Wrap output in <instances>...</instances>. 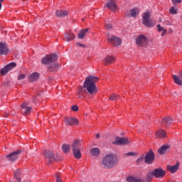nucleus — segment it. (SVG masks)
I'll list each match as a JSON object with an SVG mask.
<instances>
[{
  "mask_svg": "<svg viewBox=\"0 0 182 182\" xmlns=\"http://www.w3.org/2000/svg\"><path fill=\"white\" fill-rule=\"evenodd\" d=\"M99 81L97 77L95 75H89L86 77L83 86L90 95H96L97 93V87H96V82Z\"/></svg>",
  "mask_w": 182,
  "mask_h": 182,
  "instance_id": "obj_1",
  "label": "nucleus"
},
{
  "mask_svg": "<svg viewBox=\"0 0 182 182\" xmlns=\"http://www.w3.org/2000/svg\"><path fill=\"white\" fill-rule=\"evenodd\" d=\"M117 164V159L112 154H107L104 156L102 161V165L105 168H113Z\"/></svg>",
  "mask_w": 182,
  "mask_h": 182,
  "instance_id": "obj_2",
  "label": "nucleus"
},
{
  "mask_svg": "<svg viewBox=\"0 0 182 182\" xmlns=\"http://www.w3.org/2000/svg\"><path fill=\"white\" fill-rule=\"evenodd\" d=\"M81 146L82 143H80L79 140H75L74 143H73V152L75 159H81L82 157V154H80Z\"/></svg>",
  "mask_w": 182,
  "mask_h": 182,
  "instance_id": "obj_3",
  "label": "nucleus"
},
{
  "mask_svg": "<svg viewBox=\"0 0 182 182\" xmlns=\"http://www.w3.org/2000/svg\"><path fill=\"white\" fill-rule=\"evenodd\" d=\"M150 15H151V13L146 11L144 13L142 16V23L144 26H146V28H153V26H154V23L150 19Z\"/></svg>",
  "mask_w": 182,
  "mask_h": 182,
  "instance_id": "obj_4",
  "label": "nucleus"
},
{
  "mask_svg": "<svg viewBox=\"0 0 182 182\" xmlns=\"http://www.w3.org/2000/svg\"><path fill=\"white\" fill-rule=\"evenodd\" d=\"M55 60H58V55L53 53L50 55H46L42 59L41 62L43 65H49V63H52V62H55Z\"/></svg>",
  "mask_w": 182,
  "mask_h": 182,
  "instance_id": "obj_5",
  "label": "nucleus"
},
{
  "mask_svg": "<svg viewBox=\"0 0 182 182\" xmlns=\"http://www.w3.org/2000/svg\"><path fill=\"white\" fill-rule=\"evenodd\" d=\"M107 42L114 46H120L122 45V39L114 36H109Z\"/></svg>",
  "mask_w": 182,
  "mask_h": 182,
  "instance_id": "obj_6",
  "label": "nucleus"
},
{
  "mask_svg": "<svg viewBox=\"0 0 182 182\" xmlns=\"http://www.w3.org/2000/svg\"><path fill=\"white\" fill-rule=\"evenodd\" d=\"M112 144L117 146H124V144H129V139L126 137H119L117 136L115 140L112 141Z\"/></svg>",
  "mask_w": 182,
  "mask_h": 182,
  "instance_id": "obj_7",
  "label": "nucleus"
},
{
  "mask_svg": "<svg viewBox=\"0 0 182 182\" xmlns=\"http://www.w3.org/2000/svg\"><path fill=\"white\" fill-rule=\"evenodd\" d=\"M136 43L138 46H144L147 44V37L144 35H139L136 38Z\"/></svg>",
  "mask_w": 182,
  "mask_h": 182,
  "instance_id": "obj_8",
  "label": "nucleus"
},
{
  "mask_svg": "<svg viewBox=\"0 0 182 182\" xmlns=\"http://www.w3.org/2000/svg\"><path fill=\"white\" fill-rule=\"evenodd\" d=\"M16 66V63H15L14 62L8 64L4 68L1 69V70H0L1 75H6V73H8V72H9V70H12V69H14V68H15Z\"/></svg>",
  "mask_w": 182,
  "mask_h": 182,
  "instance_id": "obj_9",
  "label": "nucleus"
},
{
  "mask_svg": "<svg viewBox=\"0 0 182 182\" xmlns=\"http://www.w3.org/2000/svg\"><path fill=\"white\" fill-rule=\"evenodd\" d=\"M153 172L156 178H163L166 176V171L161 168H155Z\"/></svg>",
  "mask_w": 182,
  "mask_h": 182,
  "instance_id": "obj_10",
  "label": "nucleus"
},
{
  "mask_svg": "<svg viewBox=\"0 0 182 182\" xmlns=\"http://www.w3.org/2000/svg\"><path fill=\"white\" fill-rule=\"evenodd\" d=\"M106 6L108 8V9H110L112 12H116V11H117V4H116V0H107Z\"/></svg>",
  "mask_w": 182,
  "mask_h": 182,
  "instance_id": "obj_11",
  "label": "nucleus"
},
{
  "mask_svg": "<svg viewBox=\"0 0 182 182\" xmlns=\"http://www.w3.org/2000/svg\"><path fill=\"white\" fill-rule=\"evenodd\" d=\"M65 124L68 126H75V124H79V120L75 117H65L64 119Z\"/></svg>",
  "mask_w": 182,
  "mask_h": 182,
  "instance_id": "obj_12",
  "label": "nucleus"
},
{
  "mask_svg": "<svg viewBox=\"0 0 182 182\" xmlns=\"http://www.w3.org/2000/svg\"><path fill=\"white\" fill-rule=\"evenodd\" d=\"M178 168H180V163L178 162H177L173 166L168 165L166 166V170L168 171H170L171 174H174V173H176L178 170Z\"/></svg>",
  "mask_w": 182,
  "mask_h": 182,
  "instance_id": "obj_13",
  "label": "nucleus"
},
{
  "mask_svg": "<svg viewBox=\"0 0 182 182\" xmlns=\"http://www.w3.org/2000/svg\"><path fill=\"white\" fill-rule=\"evenodd\" d=\"M19 154H21V151H14L9 155H7L6 159H8L9 161H15V160H18Z\"/></svg>",
  "mask_w": 182,
  "mask_h": 182,
  "instance_id": "obj_14",
  "label": "nucleus"
},
{
  "mask_svg": "<svg viewBox=\"0 0 182 182\" xmlns=\"http://www.w3.org/2000/svg\"><path fill=\"white\" fill-rule=\"evenodd\" d=\"M9 52L8 45L5 43H0V55H6Z\"/></svg>",
  "mask_w": 182,
  "mask_h": 182,
  "instance_id": "obj_15",
  "label": "nucleus"
},
{
  "mask_svg": "<svg viewBox=\"0 0 182 182\" xmlns=\"http://www.w3.org/2000/svg\"><path fill=\"white\" fill-rule=\"evenodd\" d=\"M32 111V107L28 106V103L24 102L21 105V112L24 114H28Z\"/></svg>",
  "mask_w": 182,
  "mask_h": 182,
  "instance_id": "obj_16",
  "label": "nucleus"
},
{
  "mask_svg": "<svg viewBox=\"0 0 182 182\" xmlns=\"http://www.w3.org/2000/svg\"><path fill=\"white\" fill-rule=\"evenodd\" d=\"M154 161V153L149 152L145 156V163L147 164H151Z\"/></svg>",
  "mask_w": 182,
  "mask_h": 182,
  "instance_id": "obj_17",
  "label": "nucleus"
},
{
  "mask_svg": "<svg viewBox=\"0 0 182 182\" xmlns=\"http://www.w3.org/2000/svg\"><path fill=\"white\" fill-rule=\"evenodd\" d=\"M174 82L179 86H182V73H181L178 75H173Z\"/></svg>",
  "mask_w": 182,
  "mask_h": 182,
  "instance_id": "obj_18",
  "label": "nucleus"
},
{
  "mask_svg": "<svg viewBox=\"0 0 182 182\" xmlns=\"http://www.w3.org/2000/svg\"><path fill=\"white\" fill-rule=\"evenodd\" d=\"M102 60L105 65H110V63H113V62H114V57L107 55Z\"/></svg>",
  "mask_w": 182,
  "mask_h": 182,
  "instance_id": "obj_19",
  "label": "nucleus"
},
{
  "mask_svg": "<svg viewBox=\"0 0 182 182\" xmlns=\"http://www.w3.org/2000/svg\"><path fill=\"white\" fill-rule=\"evenodd\" d=\"M87 33H89V28H84L81 30L78 33L79 39H83Z\"/></svg>",
  "mask_w": 182,
  "mask_h": 182,
  "instance_id": "obj_20",
  "label": "nucleus"
},
{
  "mask_svg": "<svg viewBox=\"0 0 182 182\" xmlns=\"http://www.w3.org/2000/svg\"><path fill=\"white\" fill-rule=\"evenodd\" d=\"M169 149H170V146L164 145L158 150V153L159 154H165V153L166 151H168Z\"/></svg>",
  "mask_w": 182,
  "mask_h": 182,
  "instance_id": "obj_21",
  "label": "nucleus"
},
{
  "mask_svg": "<svg viewBox=\"0 0 182 182\" xmlns=\"http://www.w3.org/2000/svg\"><path fill=\"white\" fill-rule=\"evenodd\" d=\"M56 16L58 18H63L68 15V11L66 10H58L55 13Z\"/></svg>",
  "mask_w": 182,
  "mask_h": 182,
  "instance_id": "obj_22",
  "label": "nucleus"
},
{
  "mask_svg": "<svg viewBox=\"0 0 182 182\" xmlns=\"http://www.w3.org/2000/svg\"><path fill=\"white\" fill-rule=\"evenodd\" d=\"M156 136L161 139V138L167 137V134L166 133V131L163 129H159L156 132Z\"/></svg>",
  "mask_w": 182,
  "mask_h": 182,
  "instance_id": "obj_23",
  "label": "nucleus"
},
{
  "mask_svg": "<svg viewBox=\"0 0 182 182\" xmlns=\"http://www.w3.org/2000/svg\"><path fill=\"white\" fill-rule=\"evenodd\" d=\"M31 82H35L39 79V73H33L28 77Z\"/></svg>",
  "mask_w": 182,
  "mask_h": 182,
  "instance_id": "obj_24",
  "label": "nucleus"
},
{
  "mask_svg": "<svg viewBox=\"0 0 182 182\" xmlns=\"http://www.w3.org/2000/svg\"><path fill=\"white\" fill-rule=\"evenodd\" d=\"M127 181L128 182H141V179L140 178L136 177V176H128L127 178Z\"/></svg>",
  "mask_w": 182,
  "mask_h": 182,
  "instance_id": "obj_25",
  "label": "nucleus"
},
{
  "mask_svg": "<svg viewBox=\"0 0 182 182\" xmlns=\"http://www.w3.org/2000/svg\"><path fill=\"white\" fill-rule=\"evenodd\" d=\"M129 12L131 16H132L133 18H136L140 13V10H139V9H132L130 10Z\"/></svg>",
  "mask_w": 182,
  "mask_h": 182,
  "instance_id": "obj_26",
  "label": "nucleus"
},
{
  "mask_svg": "<svg viewBox=\"0 0 182 182\" xmlns=\"http://www.w3.org/2000/svg\"><path fill=\"white\" fill-rule=\"evenodd\" d=\"M90 153L92 156L97 157V156H99V154H100V150L99 149V148L95 147L90 150Z\"/></svg>",
  "mask_w": 182,
  "mask_h": 182,
  "instance_id": "obj_27",
  "label": "nucleus"
},
{
  "mask_svg": "<svg viewBox=\"0 0 182 182\" xmlns=\"http://www.w3.org/2000/svg\"><path fill=\"white\" fill-rule=\"evenodd\" d=\"M21 182V174L19 172H15L13 181H10V182Z\"/></svg>",
  "mask_w": 182,
  "mask_h": 182,
  "instance_id": "obj_28",
  "label": "nucleus"
},
{
  "mask_svg": "<svg viewBox=\"0 0 182 182\" xmlns=\"http://www.w3.org/2000/svg\"><path fill=\"white\" fill-rule=\"evenodd\" d=\"M44 156L46 157V159H53V152L52 151H46L44 153Z\"/></svg>",
  "mask_w": 182,
  "mask_h": 182,
  "instance_id": "obj_29",
  "label": "nucleus"
},
{
  "mask_svg": "<svg viewBox=\"0 0 182 182\" xmlns=\"http://www.w3.org/2000/svg\"><path fill=\"white\" fill-rule=\"evenodd\" d=\"M75 38H76V36H75V34H73V33H68V34L65 35V39H66L67 42L73 41V39H75Z\"/></svg>",
  "mask_w": 182,
  "mask_h": 182,
  "instance_id": "obj_30",
  "label": "nucleus"
},
{
  "mask_svg": "<svg viewBox=\"0 0 182 182\" xmlns=\"http://www.w3.org/2000/svg\"><path fill=\"white\" fill-rule=\"evenodd\" d=\"M157 28H158V32H162L161 36H164L166 35V33H167V30L164 29V28H163L161 26H160V24H159L157 26Z\"/></svg>",
  "mask_w": 182,
  "mask_h": 182,
  "instance_id": "obj_31",
  "label": "nucleus"
},
{
  "mask_svg": "<svg viewBox=\"0 0 182 182\" xmlns=\"http://www.w3.org/2000/svg\"><path fill=\"white\" fill-rule=\"evenodd\" d=\"M172 120L171 117H165L162 119L161 124H170Z\"/></svg>",
  "mask_w": 182,
  "mask_h": 182,
  "instance_id": "obj_32",
  "label": "nucleus"
},
{
  "mask_svg": "<svg viewBox=\"0 0 182 182\" xmlns=\"http://www.w3.org/2000/svg\"><path fill=\"white\" fill-rule=\"evenodd\" d=\"M153 177H154V172L152 171L151 172H149V173H147V175H146V180L148 181H150L153 180Z\"/></svg>",
  "mask_w": 182,
  "mask_h": 182,
  "instance_id": "obj_33",
  "label": "nucleus"
},
{
  "mask_svg": "<svg viewBox=\"0 0 182 182\" xmlns=\"http://www.w3.org/2000/svg\"><path fill=\"white\" fill-rule=\"evenodd\" d=\"M62 150L64 153H68L69 150H70V146L69 145L65 144L63 145L62 146Z\"/></svg>",
  "mask_w": 182,
  "mask_h": 182,
  "instance_id": "obj_34",
  "label": "nucleus"
},
{
  "mask_svg": "<svg viewBox=\"0 0 182 182\" xmlns=\"http://www.w3.org/2000/svg\"><path fill=\"white\" fill-rule=\"evenodd\" d=\"M109 100H117L119 99V95L116 94H112L109 97Z\"/></svg>",
  "mask_w": 182,
  "mask_h": 182,
  "instance_id": "obj_35",
  "label": "nucleus"
},
{
  "mask_svg": "<svg viewBox=\"0 0 182 182\" xmlns=\"http://www.w3.org/2000/svg\"><path fill=\"white\" fill-rule=\"evenodd\" d=\"M170 14H171V15H176L177 14V8L176 7H172L170 10H169Z\"/></svg>",
  "mask_w": 182,
  "mask_h": 182,
  "instance_id": "obj_36",
  "label": "nucleus"
},
{
  "mask_svg": "<svg viewBox=\"0 0 182 182\" xmlns=\"http://www.w3.org/2000/svg\"><path fill=\"white\" fill-rule=\"evenodd\" d=\"M71 110H73V112H77V110H79V107H77V105H73L71 107Z\"/></svg>",
  "mask_w": 182,
  "mask_h": 182,
  "instance_id": "obj_37",
  "label": "nucleus"
},
{
  "mask_svg": "<svg viewBox=\"0 0 182 182\" xmlns=\"http://www.w3.org/2000/svg\"><path fill=\"white\" fill-rule=\"evenodd\" d=\"M25 74H20L18 76V80H23V79H25Z\"/></svg>",
  "mask_w": 182,
  "mask_h": 182,
  "instance_id": "obj_38",
  "label": "nucleus"
},
{
  "mask_svg": "<svg viewBox=\"0 0 182 182\" xmlns=\"http://www.w3.org/2000/svg\"><path fill=\"white\" fill-rule=\"evenodd\" d=\"M125 156H137V154L135 152H128L125 154Z\"/></svg>",
  "mask_w": 182,
  "mask_h": 182,
  "instance_id": "obj_39",
  "label": "nucleus"
},
{
  "mask_svg": "<svg viewBox=\"0 0 182 182\" xmlns=\"http://www.w3.org/2000/svg\"><path fill=\"white\" fill-rule=\"evenodd\" d=\"M82 92H83V87H80L79 88V90H78V96H79V97H82V95H80Z\"/></svg>",
  "mask_w": 182,
  "mask_h": 182,
  "instance_id": "obj_40",
  "label": "nucleus"
},
{
  "mask_svg": "<svg viewBox=\"0 0 182 182\" xmlns=\"http://www.w3.org/2000/svg\"><path fill=\"white\" fill-rule=\"evenodd\" d=\"M173 5H176V4H181V0H171Z\"/></svg>",
  "mask_w": 182,
  "mask_h": 182,
  "instance_id": "obj_41",
  "label": "nucleus"
},
{
  "mask_svg": "<svg viewBox=\"0 0 182 182\" xmlns=\"http://www.w3.org/2000/svg\"><path fill=\"white\" fill-rule=\"evenodd\" d=\"M76 46H80V48H86V46H85V44L80 43H77Z\"/></svg>",
  "mask_w": 182,
  "mask_h": 182,
  "instance_id": "obj_42",
  "label": "nucleus"
},
{
  "mask_svg": "<svg viewBox=\"0 0 182 182\" xmlns=\"http://www.w3.org/2000/svg\"><path fill=\"white\" fill-rule=\"evenodd\" d=\"M55 178H56V182H62V178L61 177L56 175Z\"/></svg>",
  "mask_w": 182,
  "mask_h": 182,
  "instance_id": "obj_43",
  "label": "nucleus"
},
{
  "mask_svg": "<svg viewBox=\"0 0 182 182\" xmlns=\"http://www.w3.org/2000/svg\"><path fill=\"white\" fill-rule=\"evenodd\" d=\"M106 28L109 31V29H112V28H113V25L110 23L107 24Z\"/></svg>",
  "mask_w": 182,
  "mask_h": 182,
  "instance_id": "obj_44",
  "label": "nucleus"
},
{
  "mask_svg": "<svg viewBox=\"0 0 182 182\" xmlns=\"http://www.w3.org/2000/svg\"><path fill=\"white\" fill-rule=\"evenodd\" d=\"M4 2V0H0V11L2 8V3Z\"/></svg>",
  "mask_w": 182,
  "mask_h": 182,
  "instance_id": "obj_45",
  "label": "nucleus"
},
{
  "mask_svg": "<svg viewBox=\"0 0 182 182\" xmlns=\"http://www.w3.org/2000/svg\"><path fill=\"white\" fill-rule=\"evenodd\" d=\"M95 137H96V139H100V134H97L95 135Z\"/></svg>",
  "mask_w": 182,
  "mask_h": 182,
  "instance_id": "obj_46",
  "label": "nucleus"
},
{
  "mask_svg": "<svg viewBox=\"0 0 182 182\" xmlns=\"http://www.w3.org/2000/svg\"><path fill=\"white\" fill-rule=\"evenodd\" d=\"M55 69H58V68H59V64H55L53 65Z\"/></svg>",
  "mask_w": 182,
  "mask_h": 182,
  "instance_id": "obj_47",
  "label": "nucleus"
},
{
  "mask_svg": "<svg viewBox=\"0 0 182 182\" xmlns=\"http://www.w3.org/2000/svg\"><path fill=\"white\" fill-rule=\"evenodd\" d=\"M141 160H143V158H139L138 160H137V161L139 162V161H141Z\"/></svg>",
  "mask_w": 182,
  "mask_h": 182,
  "instance_id": "obj_48",
  "label": "nucleus"
},
{
  "mask_svg": "<svg viewBox=\"0 0 182 182\" xmlns=\"http://www.w3.org/2000/svg\"><path fill=\"white\" fill-rule=\"evenodd\" d=\"M50 70H53L52 69V68H50Z\"/></svg>",
  "mask_w": 182,
  "mask_h": 182,
  "instance_id": "obj_49",
  "label": "nucleus"
},
{
  "mask_svg": "<svg viewBox=\"0 0 182 182\" xmlns=\"http://www.w3.org/2000/svg\"><path fill=\"white\" fill-rule=\"evenodd\" d=\"M55 160H58V159H55Z\"/></svg>",
  "mask_w": 182,
  "mask_h": 182,
  "instance_id": "obj_50",
  "label": "nucleus"
}]
</instances>
